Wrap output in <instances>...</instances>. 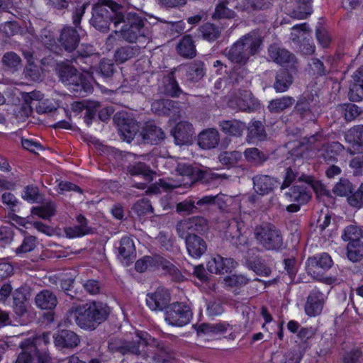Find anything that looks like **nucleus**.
Wrapping results in <instances>:
<instances>
[{
	"label": "nucleus",
	"instance_id": "obj_6",
	"mask_svg": "<svg viewBox=\"0 0 363 363\" xmlns=\"http://www.w3.org/2000/svg\"><path fill=\"white\" fill-rule=\"evenodd\" d=\"M57 69L60 80L68 86L74 96L85 97L92 92L93 86L88 78L74 66L61 62Z\"/></svg>",
	"mask_w": 363,
	"mask_h": 363
},
{
	"label": "nucleus",
	"instance_id": "obj_21",
	"mask_svg": "<svg viewBox=\"0 0 363 363\" xmlns=\"http://www.w3.org/2000/svg\"><path fill=\"white\" fill-rule=\"evenodd\" d=\"M237 265L238 263L234 259L217 255L208 262L207 269L212 274H224L232 272Z\"/></svg>",
	"mask_w": 363,
	"mask_h": 363
},
{
	"label": "nucleus",
	"instance_id": "obj_5",
	"mask_svg": "<svg viewBox=\"0 0 363 363\" xmlns=\"http://www.w3.org/2000/svg\"><path fill=\"white\" fill-rule=\"evenodd\" d=\"M122 10L123 5L113 0H99L92 6L90 24L102 33H107L111 23L117 29L116 21L121 19Z\"/></svg>",
	"mask_w": 363,
	"mask_h": 363
},
{
	"label": "nucleus",
	"instance_id": "obj_60",
	"mask_svg": "<svg viewBox=\"0 0 363 363\" xmlns=\"http://www.w3.org/2000/svg\"><path fill=\"white\" fill-rule=\"evenodd\" d=\"M354 190V186L349 179L340 178L333 189V193L339 196H348Z\"/></svg>",
	"mask_w": 363,
	"mask_h": 363
},
{
	"label": "nucleus",
	"instance_id": "obj_16",
	"mask_svg": "<svg viewBox=\"0 0 363 363\" xmlns=\"http://www.w3.org/2000/svg\"><path fill=\"white\" fill-rule=\"evenodd\" d=\"M345 150L339 142L325 143L319 150L320 157L328 164H335L343 160Z\"/></svg>",
	"mask_w": 363,
	"mask_h": 363
},
{
	"label": "nucleus",
	"instance_id": "obj_37",
	"mask_svg": "<svg viewBox=\"0 0 363 363\" xmlns=\"http://www.w3.org/2000/svg\"><path fill=\"white\" fill-rule=\"evenodd\" d=\"M204 64L201 61L194 62L185 67V80L189 85L200 81L204 76Z\"/></svg>",
	"mask_w": 363,
	"mask_h": 363
},
{
	"label": "nucleus",
	"instance_id": "obj_35",
	"mask_svg": "<svg viewBox=\"0 0 363 363\" xmlns=\"http://www.w3.org/2000/svg\"><path fill=\"white\" fill-rule=\"evenodd\" d=\"M294 78L292 74L285 69H279L275 74L273 88L277 93L286 91L293 84Z\"/></svg>",
	"mask_w": 363,
	"mask_h": 363
},
{
	"label": "nucleus",
	"instance_id": "obj_8",
	"mask_svg": "<svg viewBox=\"0 0 363 363\" xmlns=\"http://www.w3.org/2000/svg\"><path fill=\"white\" fill-rule=\"evenodd\" d=\"M320 103L316 94L306 91L298 97L294 113L301 119L313 121L321 112Z\"/></svg>",
	"mask_w": 363,
	"mask_h": 363
},
{
	"label": "nucleus",
	"instance_id": "obj_11",
	"mask_svg": "<svg viewBox=\"0 0 363 363\" xmlns=\"http://www.w3.org/2000/svg\"><path fill=\"white\" fill-rule=\"evenodd\" d=\"M191 308L185 303L174 302L169 305L164 312L165 321L172 326L182 327L189 324L192 319Z\"/></svg>",
	"mask_w": 363,
	"mask_h": 363
},
{
	"label": "nucleus",
	"instance_id": "obj_12",
	"mask_svg": "<svg viewBox=\"0 0 363 363\" xmlns=\"http://www.w3.org/2000/svg\"><path fill=\"white\" fill-rule=\"evenodd\" d=\"M208 230V222L203 216H195L179 221L176 230L179 237L184 238L188 234H203Z\"/></svg>",
	"mask_w": 363,
	"mask_h": 363
},
{
	"label": "nucleus",
	"instance_id": "obj_55",
	"mask_svg": "<svg viewBox=\"0 0 363 363\" xmlns=\"http://www.w3.org/2000/svg\"><path fill=\"white\" fill-rule=\"evenodd\" d=\"M40 37L43 44H45L52 52L58 55H62V48H60L59 45L55 42L54 34L48 28L42 29Z\"/></svg>",
	"mask_w": 363,
	"mask_h": 363
},
{
	"label": "nucleus",
	"instance_id": "obj_24",
	"mask_svg": "<svg viewBox=\"0 0 363 363\" xmlns=\"http://www.w3.org/2000/svg\"><path fill=\"white\" fill-rule=\"evenodd\" d=\"M140 135L144 143L157 145L165 138L162 129L155 125L152 121H148L141 128Z\"/></svg>",
	"mask_w": 363,
	"mask_h": 363
},
{
	"label": "nucleus",
	"instance_id": "obj_39",
	"mask_svg": "<svg viewBox=\"0 0 363 363\" xmlns=\"http://www.w3.org/2000/svg\"><path fill=\"white\" fill-rule=\"evenodd\" d=\"M242 154L240 151H230L221 152L218 156L219 162L227 168L239 167L242 171H248V168L245 165L238 166L239 162L242 160Z\"/></svg>",
	"mask_w": 363,
	"mask_h": 363
},
{
	"label": "nucleus",
	"instance_id": "obj_64",
	"mask_svg": "<svg viewBox=\"0 0 363 363\" xmlns=\"http://www.w3.org/2000/svg\"><path fill=\"white\" fill-rule=\"evenodd\" d=\"M362 360L363 352L359 348H353L342 356L343 363H362Z\"/></svg>",
	"mask_w": 363,
	"mask_h": 363
},
{
	"label": "nucleus",
	"instance_id": "obj_17",
	"mask_svg": "<svg viewBox=\"0 0 363 363\" xmlns=\"http://www.w3.org/2000/svg\"><path fill=\"white\" fill-rule=\"evenodd\" d=\"M171 295L168 289L158 287L154 293L147 295L146 303L152 311H166L170 305Z\"/></svg>",
	"mask_w": 363,
	"mask_h": 363
},
{
	"label": "nucleus",
	"instance_id": "obj_23",
	"mask_svg": "<svg viewBox=\"0 0 363 363\" xmlns=\"http://www.w3.org/2000/svg\"><path fill=\"white\" fill-rule=\"evenodd\" d=\"M97 74L103 82L113 84L119 75L118 67L112 60L103 58L99 62Z\"/></svg>",
	"mask_w": 363,
	"mask_h": 363
},
{
	"label": "nucleus",
	"instance_id": "obj_22",
	"mask_svg": "<svg viewBox=\"0 0 363 363\" xmlns=\"http://www.w3.org/2000/svg\"><path fill=\"white\" fill-rule=\"evenodd\" d=\"M324 303V294L319 290H312L308 294L305 303L306 314L310 317L319 315L322 313Z\"/></svg>",
	"mask_w": 363,
	"mask_h": 363
},
{
	"label": "nucleus",
	"instance_id": "obj_51",
	"mask_svg": "<svg viewBox=\"0 0 363 363\" xmlns=\"http://www.w3.org/2000/svg\"><path fill=\"white\" fill-rule=\"evenodd\" d=\"M347 142L352 145L354 148L363 150V125H354L345 135Z\"/></svg>",
	"mask_w": 363,
	"mask_h": 363
},
{
	"label": "nucleus",
	"instance_id": "obj_19",
	"mask_svg": "<svg viewBox=\"0 0 363 363\" xmlns=\"http://www.w3.org/2000/svg\"><path fill=\"white\" fill-rule=\"evenodd\" d=\"M94 48L89 44H82L78 49L72 52L70 59L67 60L71 63H74L79 65L82 69L85 70L88 69L92 63L91 56L94 54Z\"/></svg>",
	"mask_w": 363,
	"mask_h": 363
},
{
	"label": "nucleus",
	"instance_id": "obj_45",
	"mask_svg": "<svg viewBox=\"0 0 363 363\" xmlns=\"http://www.w3.org/2000/svg\"><path fill=\"white\" fill-rule=\"evenodd\" d=\"M333 60L331 57H328L326 58V65H325L320 59L316 57L312 58L308 65L313 75L315 76V78H318L329 74L332 70L331 66H329V64Z\"/></svg>",
	"mask_w": 363,
	"mask_h": 363
},
{
	"label": "nucleus",
	"instance_id": "obj_61",
	"mask_svg": "<svg viewBox=\"0 0 363 363\" xmlns=\"http://www.w3.org/2000/svg\"><path fill=\"white\" fill-rule=\"evenodd\" d=\"M22 198L31 203L38 202L41 199L38 187L33 184L25 186L22 193Z\"/></svg>",
	"mask_w": 363,
	"mask_h": 363
},
{
	"label": "nucleus",
	"instance_id": "obj_63",
	"mask_svg": "<svg viewBox=\"0 0 363 363\" xmlns=\"http://www.w3.org/2000/svg\"><path fill=\"white\" fill-rule=\"evenodd\" d=\"M348 203L357 208H360L363 206V184H362L356 191H353L347 196Z\"/></svg>",
	"mask_w": 363,
	"mask_h": 363
},
{
	"label": "nucleus",
	"instance_id": "obj_10",
	"mask_svg": "<svg viewBox=\"0 0 363 363\" xmlns=\"http://www.w3.org/2000/svg\"><path fill=\"white\" fill-rule=\"evenodd\" d=\"M113 121L121 138L127 143H130L141 129V123L127 112L116 113Z\"/></svg>",
	"mask_w": 363,
	"mask_h": 363
},
{
	"label": "nucleus",
	"instance_id": "obj_1",
	"mask_svg": "<svg viewBox=\"0 0 363 363\" xmlns=\"http://www.w3.org/2000/svg\"><path fill=\"white\" fill-rule=\"evenodd\" d=\"M108 351L122 355H134L147 363H172L174 352L166 340H160L147 332L138 331L132 340L118 337L108 341Z\"/></svg>",
	"mask_w": 363,
	"mask_h": 363
},
{
	"label": "nucleus",
	"instance_id": "obj_29",
	"mask_svg": "<svg viewBox=\"0 0 363 363\" xmlns=\"http://www.w3.org/2000/svg\"><path fill=\"white\" fill-rule=\"evenodd\" d=\"M174 143L178 145H186L191 143L194 134L192 125L187 121H180L171 130Z\"/></svg>",
	"mask_w": 363,
	"mask_h": 363
},
{
	"label": "nucleus",
	"instance_id": "obj_13",
	"mask_svg": "<svg viewBox=\"0 0 363 363\" xmlns=\"http://www.w3.org/2000/svg\"><path fill=\"white\" fill-rule=\"evenodd\" d=\"M177 171L181 175L188 177L192 184L197 182L208 183L217 177L209 169L190 164H179Z\"/></svg>",
	"mask_w": 363,
	"mask_h": 363
},
{
	"label": "nucleus",
	"instance_id": "obj_49",
	"mask_svg": "<svg viewBox=\"0 0 363 363\" xmlns=\"http://www.w3.org/2000/svg\"><path fill=\"white\" fill-rule=\"evenodd\" d=\"M295 101L296 100L294 97L284 96L270 101L267 106V109L272 113H280L291 108Z\"/></svg>",
	"mask_w": 363,
	"mask_h": 363
},
{
	"label": "nucleus",
	"instance_id": "obj_46",
	"mask_svg": "<svg viewBox=\"0 0 363 363\" xmlns=\"http://www.w3.org/2000/svg\"><path fill=\"white\" fill-rule=\"evenodd\" d=\"M140 48L138 45H125L118 48L114 53L115 60L121 64L137 57L140 54Z\"/></svg>",
	"mask_w": 363,
	"mask_h": 363
},
{
	"label": "nucleus",
	"instance_id": "obj_27",
	"mask_svg": "<svg viewBox=\"0 0 363 363\" xmlns=\"http://www.w3.org/2000/svg\"><path fill=\"white\" fill-rule=\"evenodd\" d=\"M269 57L277 64L294 67L296 59L294 54L287 50L280 48L277 44L270 45L268 48Z\"/></svg>",
	"mask_w": 363,
	"mask_h": 363
},
{
	"label": "nucleus",
	"instance_id": "obj_3",
	"mask_svg": "<svg viewBox=\"0 0 363 363\" xmlns=\"http://www.w3.org/2000/svg\"><path fill=\"white\" fill-rule=\"evenodd\" d=\"M263 39L258 30H253L242 35L230 48L224 50L225 55L233 63L245 65L250 57L257 55L262 50Z\"/></svg>",
	"mask_w": 363,
	"mask_h": 363
},
{
	"label": "nucleus",
	"instance_id": "obj_52",
	"mask_svg": "<svg viewBox=\"0 0 363 363\" xmlns=\"http://www.w3.org/2000/svg\"><path fill=\"white\" fill-rule=\"evenodd\" d=\"M12 307L16 315L19 317L24 316L28 312L27 298L25 293L17 289L12 294Z\"/></svg>",
	"mask_w": 363,
	"mask_h": 363
},
{
	"label": "nucleus",
	"instance_id": "obj_53",
	"mask_svg": "<svg viewBox=\"0 0 363 363\" xmlns=\"http://www.w3.org/2000/svg\"><path fill=\"white\" fill-rule=\"evenodd\" d=\"M127 172L132 176H143L145 180L152 181L153 171L144 162H138L130 164L126 168Z\"/></svg>",
	"mask_w": 363,
	"mask_h": 363
},
{
	"label": "nucleus",
	"instance_id": "obj_43",
	"mask_svg": "<svg viewBox=\"0 0 363 363\" xmlns=\"http://www.w3.org/2000/svg\"><path fill=\"white\" fill-rule=\"evenodd\" d=\"M245 266L258 276L269 277L272 273L271 268L261 256H256L253 259H247Z\"/></svg>",
	"mask_w": 363,
	"mask_h": 363
},
{
	"label": "nucleus",
	"instance_id": "obj_44",
	"mask_svg": "<svg viewBox=\"0 0 363 363\" xmlns=\"http://www.w3.org/2000/svg\"><path fill=\"white\" fill-rule=\"evenodd\" d=\"M131 213L140 219L151 218L154 215V209L150 201L146 198H143L133 205Z\"/></svg>",
	"mask_w": 363,
	"mask_h": 363
},
{
	"label": "nucleus",
	"instance_id": "obj_28",
	"mask_svg": "<svg viewBox=\"0 0 363 363\" xmlns=\"http://www.w3.org/2000/svg\"><path fill=\"white\" fill-rule=\"evenodd\" d=\"M301 183V184L292 186L285 193V196L289 201L306 204L311 200L312 193L309 191L310 186L305 182Z\"/></svg>",
	"mask_w": 363,
	"mask_h": 363
},
{
	"label": "nucleus",
	"instance_id": "obj_41",
	"mask_svg": "<svg viewBox=\"0 0 363 363\" xmlns=\"http://www.w3.org/2000/svg\"><path fill=\"white\" fill-rule=\"evenodd\" d=\"M267 138V133L263 123L259 121H253L247 128V140L255 143L263 141Z\"/></svg>",
	"mask_w": 363,
	"mask_h": 363
},
{
	"label": "nucleus",
	"instance_id": "obj_62",
	"mask_svg": "<svg viewBox=\"0 0 363 363\" xmlns=\"http://www.w3.org/2000/svg\"><path fill=\"white\" fill-rule=\"evenodd\" d=\"M315 38L318 45L323 49L328 48L332 41L328 31L322 26L316 27Z\"/></svg>",
	"mask_w": 363,
	"mask_h": 363
},
{
	"label": "nucleus",
	"instance_id": "obj_2",
	"mask_svg": "<svg viewBox=\"0 0 363 363\" xmlns=\"http://www.w3.org/2000/svg\"><path fill=\"white\" fill-rule=\"evenodd\" d=\"M111 313L107 303L93 301L72 306L67 315L69 321L74 320L80 328L92 331L106 321Z\"/></svg>",
	"mask_w": 363,
	"mask_h": 363
},
{
	"label": "nucleus",
	"instance_id": "obj_47",
	"mask_svg": "<svg viewBox=\"0 0 363 363\" xmlns=\"http://www.w3.org/2000/svg\"><path fill=\"white\" fill-rule=\"evenodd\" d=\"M198 36L209 42L216 40L220 38L221 28L212 23H205L197 29Z\"/></svg>",
	"mask_w": 363,
	"mask_h": 363
},
{
	"label": "nucleus",
	"instance_id": "obj_36",
	"mask_svg": "<svg viewBox=\"0 0 363 363\" xmlns=\"http://www.w3.org/2000/svg\"><path fill=\"white\" fill-rule=\"evenodd\" d=\"M36 306L43 310H53L57 304L56 295L51 291L43 290L35 298Z\"/></svg>",
	"mask_w": 363,
	"mask_h": 363
},
{
	"label": "nucleus",
	"instance_id": "obj_18",
	"mask_svg": "<svg viewBox=\"0 0 363 363\" xmlns=\"http://www.w3.org/2000/svg\"><path fill=\"white\" fill-rule=\"evenodd\" d=\"M244 228V223L237 219L231 220L227 228L226 236L231 244L236 247L248 245V238L243 233Z\"/></svg>",
	"mask_w": 363,
	"mask_h": 363
},
{
	"label": "nucleus",
	"instance_id": "obj_30",
	"mask_svg": "<svg viewBox=\"0 0 363 363\" xmlns=\"http://www.w3.org/2000/svg\"><path fill=\"white\" fill-rule=\"evenodd\" d=\"M54 343L60 348L72 349L80 343L79 335L69 330H60L53 335Z\"/></svg>",
	"mask_w": 363,
	"mask_h": 363
},
{
	"label": "nucleus",
	"instance_id": "obj_57",
	"mask_svg": "<svg viewBox=\"0 0 363 363\" xmlns=\"http://www.w3.org/2000/svg\"><path fill=\"white\" fill-rule=\"evenodd\" d=\"M347 256L352 262H357L363 259V242L356 241L348 242L347 247Z\"/></svg>",
	"mask_w": 363,
	"mask_h": 363
},
{
	"label": "nucleus",
	"instance_id": "obj_7",
	"mask_svg": "<svg viewBox=\"0 0 363 363\" xmlns=\"http://www.w3.org/2000/svg\"><path fill=\"white\" fill-rule=\"evenodd\" d=\"M254 238L257 245L267 251L279 252L284 248L281 231L272 223H265L256 226Z\"/></svg>",
	"mask_w": 363,
	"mask_h": 363
},
{
	"label": "nucleus",
	"instance_id": "obj_33",
	"mask_svg": "<svg viewBox=\"0 0 363 363\" xmlns=\"http://www.w3.org/2000/svg\"><path fill=\"white\" fill-rule=\"evenodd\" d=\"M220 141L219 133L216 129L209 128L199 135L198 145L203 150H210L218 146Z\"/></svg>",
	"mask_w": 363,
	"mask_h": 363
},
{
	"label": "nucleus",
	"instance_id": "obj_38",
	"mask_svg": "<svg viewBox=\"0 0 363 363\" xmlns=\"http://www.w3.org/2000/svg\"><path fill=\"white\" fill-rule=\"evenodd\" d=\"M23 239L21 245L16 248L15 253L19 257H23L25 254L33 251L38 245V238L34 235H30L24 230H20Z\"/></svg>",
	"mask_w": 363,
	"mask_h": 363
},
{
	"label": "nucleus",
	"instance_id": "obj_31",
	"mask_svg": "<svg viewBox=\"0 0 363 363\" xmlns=\"http://www.w3.org/2000/svg\"><path fill=\"white\" fill-rule=\"evenodd\" d=\"M182 93L174 72H170L162 79V84L158 87V94L173 98L179 97Z\"/></svg>",
	"mask_w": 363,
	"mask_h": 363
},
{
	"label": "nucleus",
	"instance_id": "obj_34",
	"mask_svg": "<svg viewBox=\"0 0 363 363\" xmlns=\"http://www.w3.org/2000/svg\"><path fill=\"white\" fill-rule=\"evenodd\" d=\"M50 332L37 334L33 337L26 339L21 345L23 349H28L30 351H37L43 348H47L50 342Z\"/></svg>",
	"mask_w": 363,
	"mask_h": 363
},
{
	"label": "nucleus",
	"instance_id": "obj_56",
	"mask_svg": "<svg viewBox=\"0 0 363 363\" xmlns=\"http://www.w3.org/2000/svg\"><path fill=\"white\" fill-rule=\"evenodd\" d=\"M56 205L53 202H47L41 206L33 207L31 208L32 216H37L45 220L50 218L55 215Z\"/></svg>",
	"mask_w": 363,
	"mask_h": 363
},
{
	"label": "nucleus",
	"instance_id": "obj_25",
	"mask_svg": "<svg viewBox=\"0 0 363 363\" xmlns=\"http://www.w3.org/2000/svg\"><path fill=\"white\" fill-rule=\"evenodd\" d=\"M238 7L237 0H218L212 18L213 20L233 19L237 16L234 10Z\"/></svg>",
	"mask_w": 363,
	"mask_h": 363
},
{
	"label": "nucleus",
	"instance_id": "obj_9",
	"mask_svg": "<svg viewBox=\"0 0 363 363\" xmlns=\"http://www.w3.org/2000/svg\"><path fill=\"white\" fill-rule=\"evenodd\" d=\"M306 265L307 273L315 279L327 284L333 283L332 277H325V273L333 265V261L328 253L322 252L309 257Z\"/></svg>",
	"mask_w": 363,
	"mask_h": 363
},
{
	"label": "nucleus",
	"instance_id": "obj_40",
	"mask_svg": "<svg viewBox=\"0 0 363 363\" xmlns=\"http://www.w3.org/2000/svg\"><path fill=\"white\" fill-rule=\"evenodd\" d=\"M78 225L66 229L67 235L69 238L81 237L93 233V229L88 226V220L82 214L76 217Z\"/></svg>",
	"mask_w": 363,
	"mask_h": 363
},
{
	"label": "nucleus",
	"instance_id": "obj_58",
	"mask_svg": "<svg viewBox=\"0 0 363 363\" xmlns=\"http://www.w3.org/2000/svg\"><path fill=\"white\" fill-rule=\"evenodd\" d=\"M362 237V230L355 225H350L345 227L341 235L342 239L348 242L361 241Z\"/></svg>",
	"mask_w": 363,
	"mask_h": 363
},
{
	"label": "nucleus",
	"instance_id": "obj_50",
	"mask_svg": "<svg viewBox=\"0 0 363 363\" xmlns=\"http://www.w3.org/2000/svg\"><path fill=\"white\" fill-rule=\"evenodd\" d=\"M219 126L223 133L233 136H240L246 128L245 123L235 119L220 121Z\"/></svg>",
	"mask_w": 363,
	"mask_h": 363
},
{
	"label": "nucleus",
	"instance_id": "obj_4",
	"mask_svg": "<svg viewBox=\"0 0 363 363\" xmlns=\"http://www.w3.org/2000/svg\"><path fill=\"white\" fill-rule=\"evenodd\" d=\"M121 19L116 21L121 37L129 43H135L140 38L148 37L149 28L147 20L138 11L128 9L123 5Z\"/></svg>",
	"mask_w": 363,
	"mask_h": 363
},
{
	"label": "nucleus",
	"instance_id": "obj_48",
	"mask_svg": "<svg viewBox=\"0 0 363 363\" xmlns=\"http://www.w3.org/2000/svg\"><path fill=\"white\" fill-rule=\"evenodd\" d=\"M178 53L185 58H193L196 55L194 42L189 35L182 37L177 46Z\"/></svg>",
	"mask_w": 363,
	"mask_h": 363
},
{
	"label": "nucleus",
	"instance_id": "obj_15",
	"mask_svg": "<svg viewBox=\"0 0 363 363\" xmlns=\"http://www.w3.org/2000/svg\"><path fill=\"white\" fill-rule=\"evenodd\" d=\"M57 40L60 48H62V52L65 50L68 53H72L78 48L80 35L75 28L65 26L61 29Z\"/></svg>",
	"mask_w": 363,
	"mask_h": 363
},
{
	"label": "nucleus",
	"instance_id": "obj_54",
	"mask_svg": "<svg viewBox=\"0 0 363 363\" xmlns=\"http://www.w3.org/2000/svg\"><path fill=\"white\" fill-rule=\"evenodd\" d=\"M229 324L225 323H201L199 325L196 331L199 334L218 335L223 334L227 331Z\"/></svg>",
	"mask_w": 363,
	"mask_h": 363
},
{
	"label": "nucleus",
	"instance_id": "obj_59",
	"mask_svg": "<svg viewBox=\"0 0 363 363\" xmlns=\"http://www.w3.org/2000/svg\"><path fill=\"white\" fill-rule=\"evenodd\" d=\"M299 182H305L306 185L310 186L309 191L312 193L313 190L317 194L326 195L328 191L325 187L318 180H315L313 177L302 174L298 177Z\"/></svg>",
	"mask_w": 363,
	"mask_h": 363
},
{
	"label": "nucleus",
	"instance_id": "obj_32",
	"mask_svg": "<svg viewBox=\"0 0 363 363\" xmlns=\"http://www.w3.org/2000/svg\"><path fill=\"white\" fill-rule=\"evenodd\" d=\"M254 189L260 195H266L277 186L278 181L268 175H257L252 179Z\"/></svg>",
	"mask_w": 363,
	"mask_h": 363
},
{
	"label": "nucleus",
	"instance_id": "obj_26",
	"mask_svg": "<svg viewBox=\"0 0 363 363\" xmlns=\"http://www.w3.org/2000/svg\"><path fill=\"white\" fill-rule=\"evenodd\" d=\"M188 254L196 259L200 258L203 255L208 248L206 241L196 234H188L184 238Z\"/></svg>",
	"mask_w": 363,
	"mask_h": 363
},
{
	"label": "nucleus",
	"instance_id": "obj_20",
	"mask_svg": "<svg viewBox=\"0 0 363 363\" xmlns=\"http://www.w3.org/2000/svg\"><path fill=\"white\" fill-rule=\"evenodd\" d=\"M118 258L125 266H129L136 258V250L132 238L123 237L119 241Z\"/></svg>",
	"mask_w": 363,
	"mask_h": 363
},
{
	"label": "nucleus",
	"instance_id": "obj_14",
	"mask_svg": "<svg viewBox=\"0 0 363 363\" xmlns=\"http://www.w3.org/2000/svg\"><path fill=\"white\" fill-rule=\"evenodd\" d=\"M259 101L249 90H242L239 96L230 101L229 106L239 111L252 113L260 108Z\"/></svg>",
	"mask_w": 363,
	"mask_h": 363
},
{
	"label": "nucleus",
	"instance_id": "obj_42",
	"mask_svg": "<svg viewBox=\"0 0 363 363\" xmlns=\"http://www.w3.org/2000/svg\"><path fill=\"white\" fill-rule=\"evenodd\" d=\"M243 155L247 162L255 167L263 165L269 159L268 152L262 151L257 147L247 148Z\"/></svg>",
	"mask_w": 363,
	"mask_h": 363
}]
</instances>
